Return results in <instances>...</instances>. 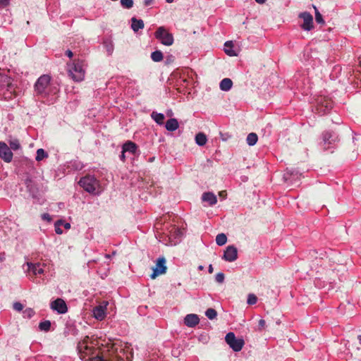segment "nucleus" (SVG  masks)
<instances>
[{
	"label": "nucleus",
	"instance_id": "obj_1",
	"mask_svg": "<svg viewBox=\"0 0 361 361\" xmlns=\"http://www.w3.org/2000/svg\"><path fill=\"white\" fill-rule=\"evenodd\" d=\"M78 349L82 359L89 361H109L97 348L89 346L84 342L79 343Z\"/></svg>",
	"mask_w": 361,
	"mask_h": 361
},
{
	"label": "nucleus",
	"instance_id": "obj_2",
	"mask_svg": "<svg viewBox=\"0 0 361 361\" xmlns=\"http://www.w3.org/2000/svg\"><path fill=\"white\" fill-rule=\"evenodd\" d=\"M51 81V77L49 75H41L36 81L34 88L37 95L44 98L49 95V86Z\"/></svg>",
	"mask_w": 361,
	"mask_h": 361
},
{
	"label": "nucleus",
	"instance_id": "obj_3",
	"mask_svg": "<svg viewBox=\"0 0 361 361\" xmlns=\"http://www.w3.org/2000/svg\"><path fill=\"white\" fill-rule=\"evenodd\" d=\"M79 185L90 193H98L99 183L93 176L87 175L81 178Z\"/></svg>",
	"mask_w": 361,
	"mask_h": 361
},
{
	"label": "nucleus",
	"instance_id": "obj_4",
	"mask_svg": "<svg viewBox=\"0 0 361 361\" xmlns=\"http://www.w3.org/2000/svg\"><path fill=\"white\" fill-rule=\"evenodd\" d=\"M155 37L165 46H171L173 44L174 39L171 33H170L164 26L159 27L154 32Z\"/></svg>",
	"mask_w": 361,
	"mask_h": 361
},
{
	"label": "nucleus",
	"instance_id": "obj_5",
	"mask_svg": "<svg viewBox=\"0 0 361 361\" xmlns=\"http://www.w3.org/2000/svg\"><path fill=\"white\" fill-rule=\"evenodd\" d=\"M69 75L73 80L82 81L85 77V70L82 68V61H74L73 67L68 71Z\"/></svg>",
	"mask_w": 361,
	"mask_h": 361
},
{
	"label": "nucleus",
	"instance_id": "obj_6",
	"mask_svg": "<svg viewBox=\"0 0 361 361\" xmlns=\"http://www.w3.org/2000/svg\"><path fill=\"white\" fill-rule=\"evenodd\" d=\"M226 342L235 352H239L245 344L243 338H236L234 333L229 332L226 335Z\"/></svg>",
	"mask_w": 361,
	"mask_h": 361
},
{
	"label": "nucleus",
	"instance_id": "obj_7",
	"mask_svg": "<svg viewBox=\"0 0 361 361\" xmlns=\"http://www.w3.org/2000/svg\"><path fill=\"white\" fill-rule=\"evenodd\" d=\"M333 107V102L331 99L326 97H319L317 99V110L319 113L325 114Z\"/></svg>",
	"mask_w": 361,
	"mask_h": 361
},
{
	"label": "nucleus",
	"instance_id": "obj_8",
	"mask_svg": "<svg viewBox=\"0 0 361 361\" xmlns=\"http://www.w3.org/2000/svg\"><path fill=\"white\" fill-rule=\"evenodd\" d=\"M153 272L150 275L151 279H155L158 276L166 272V259L164 257H159L154 267L152 268Z\"/></svg>",
	"mask_w": 361,
	"mask_h": 361
},
{
	"label": "nucleus",
	"instance_id": "obj_9",
	"mask_svg": "<svg viewBox=\"0 0 361 361\" xmlns=\"http://www.w3.org/2000/svg\"><path fill=\"white\" fill-rule=\"evenodd\" d=\"M0 158L9 163L13 158V153L8 146L3 142H0Z\"/></svg>",
	"mask_w": 361,
	"mask_h": 361
},
{
	"label": "nucleus",
	"instance_id": "obj_10",
	"mask_svg": "<svg viewBox=\"0 0 361 361\" xmlns=\"http://www.w3.org/2000/svg\"><path fill=\"white\" fill-rule=\"evenodd\" d=\"M299 17L303 20V23L301 25L302 28L305 30H310L313 27V17L308 12H303L300 13Z\"/></svg>",
	"mask_w": 361,
	"mask_h": 361
},
{
	"label": "nucleus",
	"instance_id": "obj_11",
	"mask_svg": "<svg viewBox=\"0 0 361 361\" xmlns=\"http://www.w3.org/2000/svg\"><path fill=\"white\" fill-rule=\"evenodd\" d=\"M0 88H6L8 92L12 93L14 90L12 78L8 75L0 73Z\"/></svg>",
	"mask_w": 361,
	"mask_h": 361
},
{
	"label": "nucleus",
	"instance_id": "obj_12",
	"mask_svg": "<svg viewBox=\"0 0 361 361\" xmlns=\"http://www.w3.org/2000/svg\"><path fill=\"white\" fill-rule=\"evenodd\" d=\"M51 308L59 314H64L68 311L65 301L61 298H57L51 303Z\"/></svg>",
	"mask_w": 361,
	"mask_h": 361
},
{
	"label": "nucleus",
	"instance_id": "obj_13",
	"mask_svg": "<svg viewBox=\"0 0 361 361\" xmlns=\"http://www.w3.org/2000/svg\"><path fill=\"white\" fill-rule=\"evenodd\" d=\"M238 258L237 248L233 245H229L224 251L223 259L228 262H233Z\"/></svg>",
	"mask_w": 361,
	"mask_h": 361
},
{
	"label": "nucleus",
	"instance_id": "obj_14",
	"mask_svg": "<svg viewBox=\"0 0 361 361\" xmlns=\"http://www.w3.org/2000/svg\"><path fill=\"white\" fill-rule=\"evenodd\" d=\"M199 322L200 319L195 314H188L184 319V324L188 327H195Z\"/></svg>",
	"mask_w": 361,
	"mask_h": 361
},
{
	"label": "nucleus",
	"instance_id": "obj_15",
	"mask_svg": "<svg viewBox=\"0 0 361 361\" xmlns=\"http://www.w3.org/2000/svg\"><path fill=\"white\" fill-rule=\"evenodd\" d=\"M107 303L103 305H98L93 309L94 317L99 321H102L106 317V306Z\"/></svg>",
	"mask_w": 361,
	"mask_h": 361
},
{
	"label": "nucleus",
	"instance_id": "obj_16",
	"mask_svg": "<svg viewBox=\"0 0 361 361\" xmlns=\"http://www.w3.org/2000/svg\"><path fill=\"white\" fill-rule=\"evenodd\" d=\"M336 140V137H334V135L331 132H325L323 134V142H324V148L327 149L330 147V145L335 142Z\"/></svg>",
	"mask_w": 361,
	"mask_h": 361
},
{
	"label": "nucleus",
	"instance_id": "obj_17",
	"mask_svg": "<svg viewBox=\"0 0 361 361\" xmlns=\"http://www.w3.org/2000/svg\"><path fill=\"white\" fill-rule=\"evenodd\" d=\"M27 267L28 271H31L34 275L42 274L44 273V265H42L39 263H27Z\"/></svg>",
	"mask_w": 361,
	"mask_h": 361
},
{
	"label": "nucleus",
	"instance_id": "obj_18",
	"mask_svg": "<svg viewBox=\"0 0 361 361\" xmlns=\"http://www.w3.org/2000/svg\"><path fill=\"white\" fill-rule=\"evenodd\" d=\"M202 200L204 202H209V205L212 206L217 202V199L216 195L210 192H204L202 195Z\"/></svg>",
	"mask_w": 361,
	"mask_h": 361
},
{
	"label": "nucleus",
	"instance_id": "obj_19",
	"mask_svg": "<svg viewBox=\"0 0 361 361\" xmlns=\"http://www.w3.org/2000/svg\"><path fill=\"white\" fill-rule=\"evenodd\" d=\"M122 149L124 152H130L133 154H135L136 152V150L137 149V145L131 141H127L126 143L123 144Z\"/></svg>",
	"mask_w": 361,
	"mask_h": 361
},
{
	"label": "nucleus",
	"instance_id": "obj_20",
	"mask_svg": "<svg viewBox=\"0 0 361 361\" xmlns=\"http://www.w3.org/2000/svg\"><path fill=\"white\" fill-rule=\"evenodd\" d=\"M178 122L176 118L169 119L165 125L166 130L169 131H174L178 129Z\"/></svg>",
	"mask_w": 361,
	"mask_h": 361
},
{
	"label": "nucleus",
	"instance_id": "obj_21",
	"mask_svg": "<svg viewBox=\"0 0 361 361\" xmlns=\"http://www.w3.org/2000/svg\"><path fill=\"white\" fill-rule=\"evenodd\" d=\"M131 21V27L134 32H137L140 29H142L145 26L144 22L141 19L138 20L136 18H133Z\"/></svg>",
	"mask_w": 361,
	"mask_h": 361
},
{
	"label": "nucleus",
	"instance_id": "obj_22",
	"mask_svg": "<svg viewBox=\"0 0 361 361\" xmlns=\"http://www.w3.org/2000/svg\"><path fill=\"white\" fill-rule=\"evenodd\" d=\"M233 85V82L230 78H224L220 82V89L223 91H228Z\"/></svg>",
	"mask_w": 361,
	"mask_h": 361
},
{
	"label": "nucleus",
	"instance_id": "obj_23",
	"mask_svg": "<svg viewBox=\"0 0 361 361\" xmlns=\"http://www.w3.org/2000/svg\"><path fill=\"white\" fill-rule=\"evenodd\" d=\"M233 46V42L231 41H227L224 44V51L227 55L230 56H234L237 55L235 51L232 49Z\"/></svg>",
	"mask_w": 361,
	"mask_h": 361
},
{
	"label": "nucleus",
	"instance_id": "obj_24",
	"mask_svg": "<svg viewBox=\"0 0 361 361\" xmlns=\"http://www.w3.org/2000/svg\"><path fill=\"white\" fill-rule=\"evenodd\" d=\"M207 141V136L203 133H198L195 135V142L200 146H204Z\"/></svg>",
	"mask_w": 361,
	"mask_h": 361
},
{
	"label": "nucleus",
	"instance_id": "obj_25",
	"mask_svg": "<svg viewBox=\"0 0 361 361\" xmlns=\"http://www.w3.org/2000/svg\"><path fill=\"white\" fill-rule=\"evenodd\" d=\"M151 117L154 120V121L159 124V125H161L164 123V115L163 114H161V113H157L156 111H153L152 114H151Z\"/></svg>",
	"mask_w": 361,
	"mask_h": 361
},
{
	"label": "nucleus",
	"instance_id": "obj_26",
	"mask_svg": "<svg viewBox=\"0 0 361 361\" xmlns=\"http://www.w3.org/2000/svg\"><path fill=\"white\" fill-rule=\"evenodd\" d=\"M257 140H258V137H257V134L255 133H249L248 135L247 136V139H246L247 143L250 146L255 145L257 143Z\"/></svg>",
	"mask_w": 361,
	"mask_h": 361
},
{
	"label": "nucleus",
	"instance_id": "obj_27",
	"mask_svg": "<svg viewBox=\"0 0 361 361\" xmlns=\"http://www.w3.org/2000/svg\"><path fill=\"white\" fill-rule=\"evenodd\" d=\"M163 54L161 51H155L151 54V59L154 62H159L163 60Z\"/></svg>",
	"mask_w": 361,
	"mask_h": 361
},
{
	"label": "nucleus",
	"instance_id": "obj_28",
	"mask_svg": "<svg viewBox=\"0 0 361 361\" xmlns=\"http://www.w3.org/2000/svg\"><path fill=\"white\" fill-rule=\"evenodd\" d=\"M227 242V237L224 233H219L216 237V243L218 245L222 246Z\"/></svg>",
	"mask_w": 361,
	"mask_h": 361
},
{
	"label": "nucleus",
	"instance_id": "obj_29",
	"mask_svg": "<svg viewBox=\"0 0 361 361\" xmlns=\"http://www.w3.org/2000/svg\"><path fill=\"white\" fill-rule=\"evenodd\" d=\"M39 329L41 331H49L51 329V322L49 320H45L39 324Z\"/></svg>",
	"mask_w": 361,
	"mask_h": 361
},
{
	"label": "nucleus",
	"instance_id": "obj_30",
	"mask_svg": "<svg viewBox=\"0 0 361 361\" xmlns=\"http://www.w3.org/2000/svg\"><path fill=\"white\" fill-rule=\"evenodd\" d=\"M205 314L209 319H214L216 317L217 312L214 309L209 308L207 310Z\"/></svg>",
	"mask_w": 361,
	"mask_h": 361
},
{
	"label": "nucleus",
	"instance_id": "obj_31",
	"mask_svg": "<svg viewBox=\"0 0 361 361\" xmlns=\"http://www.w3.org/2000/svg\"><path fill=\"white\" fill-rule=\"evenodd\" d=\"M46 157H47V154L44 152V150L43 149H38L37 150V156H36L37 161H41Z\"/></svg>",
	"mask_w": 361,
	"mask_h": 361
},
{
	"label": "nucleus",
	"instance_id": "obj_32",
	"mask_svg": "<svg viewBox=\"0 0 361 361\" xmlns=\"http://www.w3.org/2000/svg\"><path fill=\"white\" fill-rule=\"evenodd\" d=\"M314 8L315 10V20L316 22L318 23H324V20H323L322 14L319 12L316 6H314Z\"/></svg>",
	"mask_w": 361,
	"mask_h": 361
},
{
	"label": "nucleus",
	"instance_id": "obj_33",
	"mask_svg": "<svg viewBox=\"0 0 361 361\" xmlns=\"http://www.w3.org/2000/svg\"><path fill=\"white\" fill-rule=\"evenodd\" d=\"M257 301V298L255 294L250 293L248 295L247 302L249 305H255Z\"/></svg>",
	"mask_w": 361,
	"mask_h": 361
},
{
	"label": "nucleus",
	"instance_id": "obj_34",
	"mask_svg": "<svg viewBox=\"0 0 361 361\" xmlns=\"http://www.w3.org/2000/svg\"><path fill=\"white\" fill-rule=\"evenodd\" d=\"M121 5L126 8H130L133 6V0H121Z\"/></svg>",
	"mask_w": 361,
	"mask_h": 361
},
{
	"label": "nucleus",
	"instance_id": "obj_35",
	"mask_svg": "<svg viewBox=\"0 0 361 361\" xmlns=\"http://www.w3.org/2000/svg\"><path fill=\"white\" fill-rule=\"evenodd\" d=\"M23 314L25 317L31 318L35 314V311L31 308H28L23 312Z\"/></svg>",
	"mask_w": 361,
	"mask_h": 361
},
{
	"label": "nucleus",
	"instance_id": "obj_36",
	"mask_svg": "<svg viewBox=\"0 0 361 361\" xmlns=\"http://www.w3.org/2000/svg\"><path fill=\"white\" fill-rule=\"evenodd\" d=\"M61 224H62V220H59L55 223V231L57 234L63 233V230L59 227Z\"/></svg>",
	"mask_w": 361,
	"mask_h": 361
},
{
	"label": "nucleus",
	"instance_id": "obj_37",
	"mask_svg": "<svg viewBox=\"0 0 361 361\" xmlns=\"http://www.w3.org/2000/svg\"><path fill=\"white\" fill-rule=\"evenodd\" d=\"M215 279H216V281L219 283H223L224 281V274L223 273H221V272L216 274Z\"/></svg>",
	"mask_w": 361,
	"mask_h": 361
},
{
	"label": "nucleus",
	"instance_id": "obj_38",
	"mask_svg": "<svg viewBox=\"0 0 361 361\" xmlns=\"http://www.w3.org/2000/svg\"><path fill=\"white\" fill-rule=\"evenodd\" d=\"M10 146L12 149L16 150L19 149L20 144L18 140H14L10 142Z\"/></svg>",
	"mask_w": 361,
	"mask_h": 361
},
{
	"label": "nucleus",
	"instance_id": "obj_39",
	"mask_svg": "<svg viewBox=\"0 0 361 361\" xmlns=\"http://www.w3.org/2000/svg\"><path fill=\"white\" fill-rule=\"evenodd\" d=\"M13 309L16 311H21L23 309V305L18 302L13 304Z\"/></svg>",
	"mask_w": 361,
	"mask_h": 361
},
{
	"label": "nucleus",
	"instance_id": "obj_40",
	"mask_svg": "<svg viewBox=\"0 0 361 361\" xmlns=\"http://www.w3.org/2000/svg\"><path fill=\"white\" fill-rule=\"evenodd\" d=\"M9 4V0H0V7H6Z\"/></svg>",
	"mask_w": 361,
	"mask_h": 361
},
{
	"label": "nucleus",
	"instance_id": "obj_41",
	"mask_svg": "<svg viewBox=\"0 0 361 361\" xmlns=\"http://www.w3.org/2000/svg\"><path fill=\"white\" fill-rule=\"evenodd\" d=\"M219 195L222 199H225L226 197L227 193L226 190H221L219 192Z\"/></svg>",
	"mask_w": 361,
	"mask_h": 361
},
{
	"label": "nucleus",
	"instance_id": "obj_42",
	"mask_svg": "<svg viewBox=\"0 0 361 361\" xmlns=\"http://www.w3.org/2000/svg\"><path fill=\"white\" fill-rule=\"evenodd\" d=\"M42 218L44 220H47V221H49L51 220V217H50L49 214H47V213L43 214L42 215Z\"/></svg>",
	"mask_w": 361,
	"mask_h": 361
},
{
	"label": "nucleus",
	"instance_id": "obj_43",
	"mask_svg": "<svg viewBox=\"0 0 361 361\" xmlns=\"http://www.w3.org/2000/svg\"><path fill=\"white\" fill-rule=\"evenodd\" d=\"M125 153H126V152H124L123 149L122 152H121V154L120 155V159L123 162L126 161Z\"/></svg>",
	"mask_w": 361,
	"mask_h": 361
},
{
	"label": "nucleus",
	"instance_id": "obj_44",
	"mask_svg": "<svg viewBox=\"0 0 361 361\" xmlns=\"http://www.w3.org/2000/svg\"><path fill=\"white\" fill-rule=\"evenodd\" d=\"M265 324H266L265 320L260 319L259 321V328H264V326H265Z\"/></svg>",
	"mask_w": 361,
	"mask_h": 361
},
{
	"label": "nucleus",
	"instance_id": "obj_45",
	"mask_svg": "<svg viewBox=\"0 0 361 361\" xmlns=\"http://www.w3.org/2000/svg\"><path fill=\"white\" fill-rule=\"evenodd\" d=\"M154 0H144V5L148 6L152 4Z\"/></svg>",
	"mask_w": 361,
	"mask_h": 361
},
{
	"label": "nucleus",
	"instance_id": "obj_46",
	"mask_svg": "<svg viewBox=\"0 0 361 361\" xmlns=\"http://www.w3.org/2000/svg\"><path fill=\"white\" fill-rule=\"evenodd\" d=\"M61 225H63L66 229H69L71 228V224L69 223H64L63 221Z\"/></svg>",
	"mask_w": 361,
	"mask_h": 361
},
{
	"label": "nucleus",
	"instance_id": "obj_47",
	"mask_svg": "<svg viewBox=\"0 0 361 361\" xmlns=\"http://www.w3.org/2000/svg\"><path fill=\"white\" fill-rule=\"evenodd\" d=\"M66 55L68 57H69V58H72V57H73V52H72L71 50H69V49H68V50H67V51H66Z\"/></svg>",
	"mask_w": 361,
	"mask_h": 361
},
{
	"label": "nucleus",
	"instance_id": "obj_48",
	"mask_svg": "<svg viewBox=\"0 0 361 361\" xmlns=\"http://www.w3.org/2000/svg\"><path fill=\"white\" fill-rule=\"evenodd\" d=\"M109 361H124L123 359L122 358H118V357H116V358H113V359H111V360H109L107 359Z\"/></svg>",
	"mask_w": 361,
	"mask_h": 361
},
{
	"label": "nucleus",
	"instance_id": "obj_49",
	"mask_svg": "<svg viewBox=\"0 0 361 361\" xmlns=\"http://www.w3.org/2000/svg\"><path fill=\"white\" fill-rule=\"evenodd\" d=\"M255 1L259 4H263L265 3L266 0H255Z\"/></svg>",
	"mask_w": 361,
	"mask_h": 361
},
{
	"label": "nucleus",
	"instance_id": "obj_50",
	"mask_svg": "<svg viewBox=\"0 0 361 361\" xmlns=\"http://www.w3.org/2000/svg\"><path fill=\"white\" fill-rule=\"evenodd\" d=\"M208 271L210 274H212L213 272V267L212 264H210L208 267Z\"/></svg>",
	"mask_w": 361,
	"mask_h": 361
},
{
	"label": "nucleus",
	"instance_id": "obj_51",
	"mask_svg": "<svg viewBox=\"0 0 361 361\" xmlns=\"http://www.w3.org/2000/svg\"><path fill=\"white\" fill-rule=\"evenodd\" d=\"M355 141H360L361 142V137H360L358 138H354V142Z\"/></svg>",
	"mask_w": 361,
	"mask_h": 361
},
{
	"label": "nucleus",
	"instance_id": "obj_52",
	"mask_svg": "<svg viewBox=\"0 0 361 361\" xmlns=\"http://www.w3.org/2000/svg\"><path fill=\"white\" fill-rule=\"evenodd\" d=\"M198 269H199V270H203L204 267H203V266L200 265V266L198 267Z\"/></svg>",
	"mask_w": 361,
	"mask_h": 361
},
{
	"label": "nucleus",
	"instance_id": "obj_53",
	"mask_svg": "<svg viewBox=\"0 0 361 361\" xmlns=\"http://www.w3.org/2000/svg\"><path fill=\"white\" fill-rule=\"evenodd\" d=\"M167 3H172L173 0H166Z\"/></svg>",
	"mask_w": 361,
	"mask_h": 361
},
{
	"label": "nucleus",
	"instance_id": "obj_54",
	"mask_svg": "<svg viewBox=\"0 0 361 361\" xmlns=\"http://www.w3.org/2000/svg\"><path fill=\"white\" fill-rule=\"evenodd\" d=\"M358 338H359V339H361V336H359Z\"/></svg>",
	"mask_w": 361,
	"mask_h": 361
},
{
	"label": "nucleus",
	"instance_id": "obj_55",
	"mask_svg": "<svg viewBox=\"0 0 361 361\" xmlns=\"http://www.w3.org/2000/svg\"><path fill=\"white\" fill-rule=\"evenodd\" d=\"M360 66H361V61L360 62Z\"/></svg>",
	"mask_w": 361,
	"mask_h": 361
}]
</instances>
